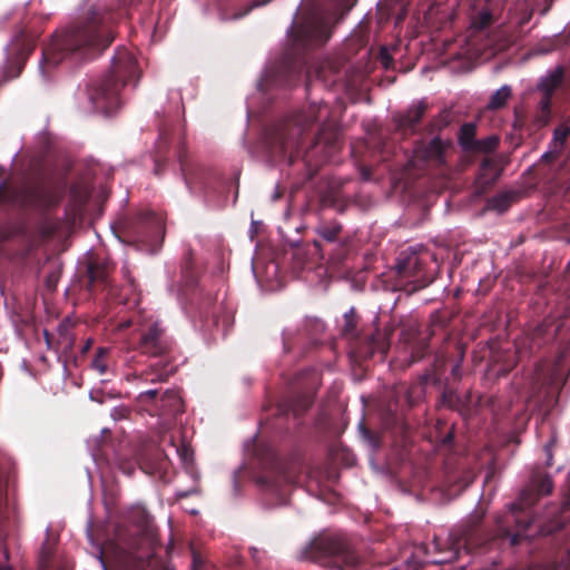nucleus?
Returning a JSON list of instances; mask_svg holds the SVG:
<instances>
[{"instance_id": "nucleus-1", "label": "nucleus", "mask_w": 570, "mask_h": 570, "mask_svg": "<svg viewBox=\"0 0 570 570\" xmlns=\"http://www.w3.org/2000/svg\"><path fill=\"white\" fill-rule=\"evenodd\" d=\"M67 35H82V37H79L78 40H76L75 43L70 47H65V51H67L65 52V56H81V52H78L81 47H87L92 51H101L112 41V38L109 36L100 39V36H98L97 31L91 28L68 32Z\"/></svg>"}, {"instance_id": "nucleus-2", "label": "nucleus", "mask_w": 570, "mask_h": 570, "mask_svg": "<svg viewBox=\"0 0 570 570\" xmlns=\"http://www.w3.org/2000/svg\"><path fill=\"white\" fill-rule=\"evenodd\" d=\"M82 35H65L62 38L55 37L51 45L42 52L39 67L45 72V66L56 67L65 58V47H70Z\"/></svg>"}, {"instance_id": "nucleus-3", "label": "nucleus", "mask_w": 570, "mask_h": 570, "mask_svg": "<svg viewBox=\"0 0 570 570\" xmlns=\"http://www.w3.org/2000/svg\"><path fill=\"white\" fill-rule=\"evenodd\" d=\"M163 328L159 323H154L153 326L145 333L139 342V348L144 354L157 356L165 352L167 348L166 343L163 341Z\"/></svg>"}, {"instance_id": "nucleus-4", "label": "nucleus", "mask_w": 570, "mask_h": 570, "mask_svg": "<svg viewBox=\"0 0 570 570\" xmlns=\"http://www.w3.org/2000/svg\"><path fill=\"white\" fill-rule=\"evenodd\" d=\"M396 269L402 276H413L420 272L421 259L416 247H409L400 253Z\"/></svg>"}, {"instance_id": "nucleus-5", "label": "nucleus", "mask_w": 570, "mask_h": 570, "mask_svg": "<svg viewBox=\"0 0 570 570\" xmlns=\"http://www.w3.org/2000/svg\"><path fill=\"white\" fill-rule=\"evenodd\" d=\"M119 87L120 85L118 82L108 79L101 86L96 88L94 92L90 94L94 107L96 109H104L106 102L112 100L117 96Z\"/></svg>"}, {"instance_id": "nucleus-6", "label": "nucleus", "mask_w": 570, "mask_h": 570, "mask_svg": "<svg viewBox=\"0 0 570 570\" xmlns=\"http://www.w3.org/2000/svg\"><path fill=\"white\" fill-rule=\"evenodd\" d=\"M563 80V69L558 66L551 70H549L543 77L540 78L538 82V89L547 96H551L556 88Z\"/></svg>"}, {"instance_id": "nucleus-7", "label": "nucleus", "mask_w": 570, "mask_h": 570, "mask_svg": "<svg viewBox=\"0 0 570 570\" xmlns=\"http://www.w3.org/2000/svg\"><path fill=\"white\" fill-rule=\"evenodd\" d=\"M476 135V126L474 122H466L463 124L460 128L459 134V145L464 150H473L476 149L481 142L479 140H475Z\"/></svg>"}, {"instance_id": "nucleus-8", "label": "nucleus", "mask_w": 570, "mask_h": 570, "mask_svg": "<svg viewBox=\"0 0 570 570\" xmlns=\"http://www.w3.org/2000/svg\"><path fill=\"white\" fill-rule=\"evenodd\" d=\"M553 483L550 475L534 474L530 481L529 488L525 493L534 492L538 495H548L552 492Z\"/></svg>"}, {"instance_id": "nucleus-9", "label": "nucleus", "mask_w": 570, "mask_h": 570, "mask_svg": "<svg viewBox=\"0 0 570 570\" xmlns=\"http://www.w3.org/2000/svg\"><path fill=\"white\" fill-rule=\"evenodd\" d=\"M445 147L446 145L439 137H435L431 139L429 145L425 147L423 156L426 160H433L438 164H442L444 161L443 154Z\"/></svg>"}, {"instance_id": "nucleus-10", "label": "nucleus", "mask_w": 570, "mask_h": 570, "mask_svg": "<svg viewBox=\"0 0 570 570\" xmlns=\"http://www.w3.org/2000/svg\"><path fill=\"white\" fill-rule=\"evenodd\" d=\"M570 135V127L560 125L553 130L552 139L550 141V153H561L564 142Z\"/></svg>"}, {"instance_id": "nucleus-11", "label": "nucleus", "mask_w": 570, "mask_h": 570, "mask_svg": "<svg viewBox=\"0 0 570 570\" xmlns=\"http://www.w3.org/2000/svg\"><path fill=\"white\" fill-rule=\"evenodd\" d=\"M512 94L511 87L508 85H503L500 87L493 95L491 96L488 108L491 110H497L502 108L507 101L510 99Z\"/></svg>"}, {"instance_id": "nucleus-12", "label": "nucleus", "mask_w": 570, "mask_h": 570, "mask_svg": "<svg viewBox=\"0 0 570 570\" xmlns=\"http://www.w3.org/2000/svg\"><path fill=\"white\" fill-rule=\"evenodd\" d=\"M114 69L117 73L122 70L127 73H134L135 71V60L134 57L127 51H120L118 57L112 61Z\"/></svg>"}, {"instance_id": "nucleus-13", "label": "nucleus", "mask_w": 570, "mask_h": 570, "mask_svg": "<svg viewBox=\"0 0 570 570\" xmlns=\"http://www.w3.org/2000/svg\"><path fill=\"white\" fill-rule=\"evenodd\" d=\"M424 111H425V105L422 101L411 106L409 108V110L406 111V114L402 120V124L406 125V126L415 125L416 122L420 121Z\"/></svg>"}, {"instance_id": "nucleus-14", "label": "nucleus", "mask_w": 570, "mask_h": 570, "mask_svg": "<svg viewBox=\"0 0 570 570\" xmlns=\"http://www.w3.org/2000/svg\"><path fill=\"white\" fill-rule=\"evenodd\" d=\"M510 203L511 196L509 194H500L488 200L487 208L498 213H503L508 209Z\"/></svg>"}, {"instance_id": "nucleus-15", "label": "nucleus", "mask_w": 570, "mask_h": 570, "mask_svg": "<svg viewBox=\"0 0 570 570\" xmlns=\"http://www.w3.org/2000/svg\"><path fill=\"white\" fill-rule=\"evenodd\" d=\"M491 22V13L489 11H481L471 20V28L474 30H482Z\"/></svg>"}, {"instance_id": "nucleus-16", "label": "nucleus", "mask_w": 570, "mask_h": 570, "mask_svg": "<svg viewBox=\"0 0 570 570\" xmlns=\"http://www.w3.org/2000/svg\"><path fill=\"white\" fill-rule=\"evenodd\" d=\"M107 353L108 348L99 347L91 363L92 367L101 375L107 372V363L104 358Z\"/></svg>"}, {"instance_id": "nucleus-17", "label": "nucleus", "mask_w": 570, "mask_h": 570, "mask_svg": "<svg viewBox=\"0 0 570 570\" xmlns=\"http://www.w3.org/2000/svg\"><path fill=\"white\" fill-rule=\"evenodd\" d=\"M550 97L551 96L543 95V98L539 102L540 109L542 111V116H541V119H540L542 125H546L549 121V117H550Z\"/></svg>"}, {"instance_id": "nucleus-18", "label": "nucleus", "mask_w": 570, "mask_h": 570, "mask_svg": "<svg viewBox=\"0 0 570 570\" xmlns=\"http://www.w3.org/2000/svg\"><path fill=\"white\" fill-rule=\"evenodd\" d=\"M532 504V499L528 497V493L522 492L520 501L517 503L511 504V512L513 513L514 518H518L517 512L519 510H522L523 507Z\"/></svg>"}, {"instance_id": "nucleus-19", "label": "nucleus", "mask_w": 570, "mask_h": 570, "mask_svg": "<svg viewBox=\"0 0 570 570\" xmlns=\"http://www.w3.org/2000/svg\"><path fill=\"white\" fill-rule=\"evenodd\" d=\"M479 141L481 142V145L476 149H491L498 145L499 139L495 136H491L484 140H479Z\"/></svg>"}, {"instance_id": "nucleus-20", "label": "nucleus", "mask_w": 570, "mask_h": 570, "mask_svg": "<svg viewBox=\"0 0 570 570\" xmlns=\"http://www.w3.org/2000/svg\"><path fill=\"white\" fill-rule=\"evenodd\" d=\"M553 445H554V441H550L544 445V451L547 454V460H546L547 466H551L552 462H553V453H552Z\"/></svg>"}, {"instance_id": "nucleus-21", "label": "nucleus", "mask_w": 570, "mask_h": 570, "mask_svg": "<svg viewBox=\"0 0 570 570\" xmlns=\"http://www.w3.org/2000/svg\"><path fill=\"white\" fill-rule=\"evenodd\" d=\"M559 155H560V153H550V145H549L547 151L543 153L541 158L544 160H551V159H554L556 157H558Z\"/></svg>"}, {"instance_id": "nucleus-22", "label": "nucleus", "mask_w": 570, "mask_h": 570, "mask_svg": "<svg viewBox=\"0 0 570 570\" xmlns=\"http://www.w3.org/2000/svg\"><path fill=\"white\" fill-rule=\"evenodd\" d=\"M88 273H89L90 284L95 283L97 279L100 278V276L95 272L92 266L88 267Z\"/></svg>"}, {"instance_id": "nucleus-23", "label": "nucleus", "mask_w": 570, "mask_h": 570, "mask_svg": "<svg viewBox=\"0 0 570 570\" xmlns=\"http://www.w3.org/2000/svg\"><path fill=\"white\" fill-rule=\"evenodd\" d=\"M43 336H45L47 346L50 348L51 347V343H50V340H49L48 331H46V330L43 331Z\"/></svg>"}, {"instance_id": "nucleus-24", "label": "nucleus", "mask_w": 570, "mask_h": 570, "mask_svg": "<svg viewBox=\"0 0 570 570\" xmlns=\"http://www.w3.org/2000/svg\"><path fill=\"white\" fill-rule=\"evenodd\" d=\"M144 394L149 397H154L157 394V390H148Z\"/></svg>"}, {"instance_id": "nucleus-25", "label": "nucleus", "mask_w": 570, "mask_h": 570, "mask_svg": "<svg viewBox=\"0 0 570 570\" xmlns=\"http://www.w3.org/2000/svg\"><path fill=\"white\" fill-rule=\"evenodd\" d=\"M91 344H92V341H91V340H88V341L86 342V344L83 345L82 351H83V352L88 351V350L90 348Z\"/></svg>"}, {"instance_id": "nucleus-26", "label": "nucleus", "mask_w": 570, "mask_h": 570, "mask_svg": "<svg viewBox=\"0 0 570 570\" xmlns=\"http://www.w3.org/2000/svg\"><path fill=\"white\" fill-rule=\"evenodd\" d=\"M511 541H512V543H515L517 542V535H513Z\"/></svg>"}]
</instances>
